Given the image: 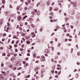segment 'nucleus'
Listing matches in <instances>:
<instances>
[{
    "mask_svg": "<svg viewBox=\"0 0 80 80\" xmlns=\"http://www.w3.org/2000/svg\"><path fill=\"white\" fill-rule=\"evenodd\" d=\"M45 60V56H41V62H44Z\"/></svg>",
    "mask_w": 80,
    "mask_h": 80,
    "instance_id": "f257e3e1",
    "label": "nucleus"
},
{
    "mask_svg": "<svg viewBox=\"0 0 80 80\" xmlns=\"http://www.w3.org/2000/svg\"><path fill=\"white\" fill-rule=\"evenodd\" d=\"M1 72L2 73V74H3V76H4V77H5V75H7V74L5 72H3L2 71H1Z\"/></svg>",
    "mask_w": 80,
    "mask_h": 80,
    "instance_id": "f03ea898",
    "label": "nucleus"
},
{
    "mask_svg": "<svg viewBox=\"0 0 80 80\" xmlns=\"http://www.w3.org/2000/svg\"><path fill=\"white\" fill-rule=\"evenodd\" d=\"M32 34L33 35L32 36V38L35 37L36 36V35L35 34V33H34V32H32Z\"/></svg>",
    "mask_w": 80,
    "mask_h": 80,
    "instance_id": "7ed1b4c3",
    "label": "nucleus"
},
{
    "mask_svg": "<svg viewBox=\"0 0 80 80\" xmlns=\"http://www.w3.org/2000/svg\"><path fill=\"white\" fill-rule=\"evenodd\" d=\"M18 21H20L21 20H22V18L20 16L18 17Z\"/></svg>",
    "mask_w": 80,
    "mask_h": 80,
    "instance_id": "20e7f679",
    "label": "nucleus"
},
{
    "mask_svg": "<svg viewBox=\"0 0 80 80\" xmlns=\"http://www.w3.org/2000/svg\"><path fill=\"white\" fill-rule=\"evenodd\" d=\"M45 52L46 53H50V51L48 49H46Z\"/></svg>",
    "mask_w": 80,
    "mask_h": 80,
    "instance_id": "39448f33",
    "label": "nucleus"
},
{
    "mask_svg": "<svg viewBox=\"0 0 80 80\" xmlns=\"http://www.w3.org/2000/svg\"><path fill=\"white\" fill-rule=\"evenodd\" d=\"M37 15H40V11H38L37 12Z\"/></svg>",
    "mask_w": 80,
    "mask_h": 80,
    "instance_id": "423d86ee",
    "label": "nucleus"
},
{
    "mask_svg": "<svg viewBox=\"0 0 80 80\" xmlns=\"http://www.w3.org/2000/svg\"><path fill=\"white\" fill-rule=\"evenodd\" d=\"M57 70H62V68L61 66H60V67H59V68H57Z\"/></svg>",
    "mask_w": 80,
    "mask_h": 80,
    "instance_id": "0eeeda50",
    "label": "nucleus"
},
{
    "mask_svg": "<svg viewBox=\"0 0 80 80\" xmlns=\"http://www.w3.org/2000/svg\"><path fill=\"white\" fill-rule=\"evenodd\" d=\"M79 76V75H78V74L76 73L75 75V77L76 78H78Z\"/></svg>",
    "mask_w": 80,
    "mask_h": 80,
    "instance_id": "6e6552de",
    "label": "nucleus"
},
{
    "mask_svg": "<svg viewBox=\"0 0 80 80\" xmlns=\"http://www.w3.org/2000/svg\"><path fill=\"white\" fill-rule=\"evenodd\" d=\"M5 0H3L2 1V4H5Z\"/></svg>",
    "mask_w": 80,
    "mask_h": 80,
    "instance_id": "1a4fd4ad",
    "label": "nucleus"
},
{
    "mask_svg": "<svg viewBox=\"0 0 80 80\" xmlns=\"http://www.w3.org/2000/svg\"><path fill=\"white\" fill-rule=\"evenodd\" d=\"M44 72H45V69H42V70L41 73H44Z\"/></svg>",
    "mask_w": 80,
    "mask_h": 80,
    "instance_id": "9d476101",
    "label": "nucleus"
},
{
    "mask_svg": "<svg viewBox=\"0 0 80 80\" xmlns=\"http://www.w3.org/2000/svg\"><path fill=\"white\" fill-rule=\"evenodd\" d=\"M52 10H53V8L52 7H50V9H49V10L50 11H52Z\"/></svg>",
    "mask_w": 80,
    "mask_h": 80,
    "instance_id": "9b49d317",
    "label": "nucleus"
},
{
    "mask_svg": "<svg viewBox=\"0 0 80 80\" xmlns=\"http://www.w3.org/2000/svg\"><path fill=\"white\" fill-rule=\"evenodd\" d=\"M64 19L66 21H67V20H68V18L67 17H66Z\"/></svg>",
    "mask_w": 80,
    "mask_h": 80,
    "instance_id": "f8f14e48",
    "label": "nucleus"
},
{
    "mask_svg": "<svg viewBox=\"0 0 80 80\" xmlns=\"http://www.w3.org/2000/svg\"><path fill=\"white\" fill-rule=\"evenodd\" d=\"M31 27L32 28H34L35 27V25L33 24H31Z\"/></svg>",
    "mask_w": 80,
    "mask_h": 80,
    "instance_id": "ddd939ff",
    "label": "nucleus"
},
{
    "mask_svg": "<svg viewBox=\"0 0 80 80\" xmlns=\"http://www.w3.org/2000/svg\"><path fill=\"white\" fill-rule=\"evenodd\" d=\"M73 48H71V52H70L71 53H73Z\"/></svg>",
    "mask_w": 80,
    "mask_h": 80,
    "instance_id": "4468645a",
    "label": "nucleus"
},
{
    "mask_svg": "<svg viewBox=\"0 0 80 80\" xmlns=\"http://www.w3.org/2000/svg\"><path fill=\"white\" fill-rule=\"evenodd\" d=\"M2 55L3 56H5V55H6V53L2 52Z\"/></svg>",
    "mask_w": 80,
    "mask_h": 80,
    "instance_id": "2eb2a0df",
    "label": "nucleus"
},
{
    "mask_svg": "<svg viewBox=\"0 0 80 80\" xmlns=\"http://www.w3.org/2000/svg\"><path fill=\"white\" fill-rule=\"evenodd\" d=\"M2 24H3V21H2V20H1L0 21V25H2Z\"/></svg>",
    "mask_w": 80,
    "mask_h": 80,
    "instance_id": "dca6fc26",
    "label": "nucleus"
},
{
    "mask_svg": "<svg viewBox=\"0 0 80 80\" xmlns=\"http://www.w3.org/2000/svg\"><path fill=\"white\" fill-rule=\"evenodd\" d=\"M50 2L49 1H48V2H47V5H48V6H49V5H50Z\"/></svg>",
    "mask_w": 80,
    "mask_h": 80,
    "instance_id": "f3484780",
    "label": "nucleus"
},
{
    "mask_svg": "<svg viewBox=\"0 0 80 80\" xmlns=\"http://www.w3.org/2000/svg\"><path fill=\"white\" fill-rule=\"evenodd\" d=\"M29 20H30L31 22H32V21H33V18H30L29 19Z\"/></svg>",
    "mask_w": 80,
    "mask_h": 80,
    "instance_id": "a211bd4d",
    "label": "nucleus"
},
{
    "mask_svg": "<svg viewBox=\"0 0 80 80\" xmlns=\"http://www.w3.org/2000/svg\"><path fill=\"white\" fill-rule=\"evenodd\" d=\"M8 13H9V11H8V12H7L6 13V16H7V15H8Z\"/></svg>",
    "mask_w": 80,
    "mask_h": 80,
    "instance_id": "6ab92c4d",
    "label": "nucleus"
},
{
    "mask_svg": "<svg viewBox=\"0 0 80 80\" xmlns=\"http://www.w3.org/2000/svg\"><path fill=\"white\" fill-rule=\"evenodd\" d=\"M34 12L36 13H37V9H34Z\"/></svg>",
    "mask_w": 80,
    "mask_h": 80,
    "instance_id": "aec40b11",
    "label": "nucleus"
},
{
    "mask_svg": "<svg viewBox=\"0 0 80 80\" xmlns=\"http://www.w3.org/2000/svg\"><path fill=\"white\" fill-rule=\"evenodd\" d=\"M39 4H40V2L38 3L36 5L37 7H38Z\"/></svg>",
    "mask_w": 80,
    "mask_h": 80,
    "instance_id": "412c9836",
    "label": "nucleus"
},
{
    "mask_svg": "<svg viewBox=\"0 0 80 80\" xmlns=\"http://www.w3.org/2000/svg\"><path fill=\"white\" fill-rule=\"evenodd\" d=\"M27 16H25L24 17H23V19L24 20V19H25V18H27Z\"/></svg>",
    "mask_w": 80,
    "mask_h": 80,
    "instance_id": "4be33fe9",
    "label": "nucleus"
},
{
    "mask_svg": "<svg viewBox=\"0 0 80 80\" xmlns=\"http://www.w3.org/2000/svg\"><path fill=\"white\" fill-rule=\"evenodd\" d=\"M23 23H22L20 24V27H23Z\"/></svg>",
    "mask_w": 80,
    "mask_h": 80,
    "instance_id": "5701e85b",
    "label": "nucleus"
},
{
    "mask_svg": "<svg viewBox=\"0 0 80 80\" xmlns=\"http://www.w3.org/2000/svg\"><path fill=\"white\" fill-rule=\"evenodd\" d=\"M9 7H10V8H13V7H12V6L11 4H10L9 5Z\"/></svg>",
    "mask_w": 80,
    "mask_h": 80,
    "instance_id": "b1692460",
    "label": "nucleus"
},
{
    "mask_svg": "<svg viewBox=\"0 0 80 80\" xmlns=\"http://www.w3.org/2000/svg\"><path fill=\"white\" fill-rule=\"evenodd\" d=\"M2 77V74H1L0 75V78H2V79H3V77Z\"/></svg>",
    "mask_w": 80,
    "mask_h": 80,
    "instance_id": "393cba45",
    "label": "nucleus"
},
{
    "mask_svg": "<svg viewBox=\"0 0 80 80\" xmlns=\"http://www.w3.org/2000/svg\"><path fill=\"white\" fill-rule=\"evenodd\" d=\"M54 11H57V10H58V8H56L55 9H54Z\"/></svg>",
    "mask_w": 80,
    "mask_h": 80,
    "instance_id": "a878e982",
    "label": "nucleus"
},
{
    "mask_svg": "<svg viewBox=\"0 0 80 80\" xmlns=\"http://www.w3.org/2000/svg\"><path fill=\"white\" fill-rule=\"evenodd\" d=\"M76 18H77V19H78V20H79V19H80V18L79 16H78L77 17H76Z\"/></svg>",
    "mask_w": 80,
    "mask_h": 80,
    "instance_id": "bb28decb",
    "label": "nucleus"
},
{
    "mask_svg": "<svg viewBox=\"0 0 80 80\" xmlns=\"http://www.w3.org/2000/svg\"><path fill=\"white\" fill-rule=\"evenodd\" d=\"M51 49H52V51H53V50H54V48H53V46L52 47Z\"/></svg>",
    "mask_w": 80,
    "mask_h": 80,
    "instance_id": "cd10ccee",
    "label": "nucleus"
},
{
    "mask_svg": "<svg viewBox=\"0 0 80 80\" xmlns=\"http://www.w3.org/2000/svg\"><path fill=\"white\" fill-rule=\"evenodd\" d=\"M27 44H29V43H30V41H28L27 42Z\"/></svg>",
    "mask_w": 80,
    "mask_h": 80,
    "instance_id": "c85d7f7f",
    "label": "nucleus"
},
{
    "mask_svg": "<svg viewBox=\"0 0 80 80\" xmlns=\"http://www.w3.org/2000/svg\"><path fill=\"white\" fill-rule=\"evenodd\" d=\"M30 37H26V38L27 39H29V38H30Z\"/></svg>",
    "mask_w": 80,
    "mask_h": 80,
    "instance_id": "c756f323",
    "label": "nucleus"
},
{
    "mask_svg": "<svg viewBox=\"0 0 80 80\" xmlns=\"http://www.w3.org/2000/svg\"><path fill=\"white\" fill-rule=\"evenodd\" d=\"M31 14L32 15H34V14H35V12H34V11L32 12H31Z\"/></svg>",
    "mask_w": 80,
    "mask_h": 80,
    "instance_id": "7c9ffc66",
    "label": "nucleus"
},
{
    "mask_svg": "<svg viewBox=\"0 0 80 80\" xmlns=\"http://www.w3.org/2000/svg\"><path fill=\"white\" fill-rule=\"evenodd\" d=\"M48 48L49 49L51 48V47H50V46H49V44H48Z\"/></svg>",
    "mask_w": 80,
    "mask_h": 80,
    "instance_id": "2f4dec72",
    "label": "nucleus"
},
{
    "mask_svg": "<svg viewBox=\"0 0 80 80\" xmlns=\"http://www.w3.org/2000/svg\"><path fill=\"white\" fill-rule=\"evenodd\" d=\"M49 15H51V16H53V12L49 13Z\"/></svg>",
    "mask_w": 80,
    "mask_h": 80,
    "instance_id": "473e14b6",
    "label": "nucleus"
},
{
    "mask_svg": "<svg viewBox=\"0 0 80 80\" xmlns=\"http://www.w3.org/2000/svg\"><path fill=\"white\" fill-rule=\"evenodd\" d=\"M13 38H16V39H17L18 38H17V37H16V36H14L13 37Z\"/></svg>",
    "mask_w": 80,
    "mask_h": 80,
    "instance_id": "72a5a7b5",
    "label": "nucleus"
},
{
    "mask_svg": "<svg viewBox=\"0 0 80 80\" xmlns=\"http://www.w3.org/2000/svg\"><path fill=\"white\" fill-rule=\"evenodd\" d=\"M33 57H34V58H36V54H33Z\"/></svg>",
    "mask_w": 80,
    "mask_h": 80,
    "instance_id": "f704fd0d",
    "label": "nucleus"
},
{
    "mask_svg": "<svg viewBox=\"0 0 80 80\" xmlns=\"http://www.w3.org/2000/svg\"><path fill=\"white\" fill-rule=\"evenodd\" d=\"M19 63H20V61H18L16 63V65H18V64Z\"/></svg>",
    "mask_w": 80,
    "mask_h": 80,
    "instance_id": "c9c22d12",
    "label": "nucleus"
},
{
    "mask_svg": "<svg viewBox=\"0 0 80 80\" xmlns=\"http://www.w3.org/2000/svg\"><path fill=\"white\" fill-rule=\"evenodd\" d=\"M31 2V1L30 0H28V3H30Z\"/></svg>",
    "mask_w": 80,
    "mask_h": 80,
    "instance_id": "e433bc0d",
    "label": "nucleus"
},
{
    "mask_svg": "<svg viewBox=\"0 0 80 80\" xmlns=\"http://www.w3.org/2000/svg\"><path fill=\"white\" fill-rule=\"evenodd\" d=\"M65 42H67V41H68V39L66 38L65 39Z\"/></svg>",
    "mask_w": 80,
    "mask_h": 80,
    "instance_id": "4c0bfd02",
    "label": "nucleus"
},
{
    "mask_svg": "<svg viewBox=\"0 0 80 80\" xmlns=\"http://www.w3.org/2000/svg\"><path fill=\"white\" fill-rule=\"evenodd\" d=\"M21 35L22 36H25V33H22Z\"/></svg>",
    "mask_w": 80,
    "mask_h": 80,
    "instance_id": "58836bf2",
    "label": "nucleus"
},
{
    "mask_svg": "<svg viewBox=\"0 0 80 80\" xmlns=\"http://www.w3.org/2000/svg\"><path fill=\"white\" fill-rule=\"evenodd\" d=\"M42 30H43V28H41L40 29V31L42 32Z\"/></svg>",
    "mask_w": 80,
    "mask_h": 80,
    "instance_id": "ea45409f",
    "label": "nucleus"
},
{
    "mask_svg": "<svg viewBox=\"0 0 80 80\" xmlns=\"http://www.w3.org/2000/svg\"><path fill=\"white\" fill-rule=\"evenodd\" d=\"M57 55H60V52H58L57 53Z\"/></svg>",
    "mask_w": 80,
    "mask_h": 80,
    "instance_id": "a19ab883",
    "label": "nucleus"
},
{
    "mask_svg": "<svg viewBox=\"0 0 80 80\" xmlns=\"http://www.w3.org/2000/svg\"><path fill=\"white\" fill-rule=\"evenodd\" d=\"M76 47H77V48L78 49V48H78V44H77L76 46Z\"/></svg>",
    "mask_w": 80,
    "mask_h": 80,
    "instance_id": "79ce46f5",
    "label": "nucleus"
},
{
    "mask_svg": "<svg viewBox=\"0 0 80 80\" xmlns=\"http://www.w3.org/2000/svg\"><path fill=\"white\" fill-rule=\"evenodd\" d=\"M8 57H10V53H8L7 55Z\"/></svg>",
    "mask_w": 80,
    "mask_h": 80,
    "instance_id": "37998d69",
    "label": "nucleus"
},
{
    "mask_svg": "<svg viewBox=\"0 0 80 80\" xmlns=\"http://www.w3.org/2000/svg\"><path fill=\"white\" fill-rule=\"evenodd\" d=\"M21 75V73L20 72H19L18 74V76H19V75Z\"/></svg>",
    "mask_w": 80,
    "mask_h": 80,
    "instance_id": "c03bdc74",
    "label": "nucleus"
},
{
    "mask_svg": "<svg viewBox=\"0 0 80 80\" xmlns=\"http://www.w3.org/2000/svg\"><path fill=\"white\" fill-rule=\"evenodd\" d=\"M12 48V45H11L9 48V50H11Z\"/></svg>",
    "mask_w": 80,
    "mask_h": 80,
    "instance_id": "a18cd8bd",
    "label": "nucleus"
},
{
    "mask_svg": "<svg viewBox=\"0 0 80 80\" xmlns=\"http://www.w3.org/2000/svg\"><path fill=\"white\" fill-rule=\"evenodd\" d=\"M10 26V23L9 22H8L7 23V26L9 27Z\"/></svg>",
    "mask_w": 80,
    "mask_h": 80,
    "instance_id": "49530a36",
    "label": "nucleus"
},
{
    "mask_svg": "<svg viewBox=\"0 0 80 80\" xmlns=\"http://www.w3.org/2000/svg\"><path fill=\"white\" fill-rule=\"evenodd\" d=\"M1 67H3V66H4V64H3V63H2L1 64Z\"/></svg>",
    "mask_w": 80,
    "mask_h": 80,
    "instance_id": "de8ad7c7",
    "label": "nucleus"
},
{
    "mask_svg": "<svg viewBox=\"0 0 80 80\" xmlns=\"http://www.w3.org/2000/svg\"><path fill=\"white\" fill-rule=\"evenodd\" d=\"M70 27L72 29H73V26L72 25H71L70 26Z\"/></svg>",
    "mask_w": 80,
    "mask_h": 80,
    "instance_id": "09e8293b",
    "label": "nucleus"
},
{
    "mask_svg": "<svg viewBox=\"0 0 80 80\" xmlns=\"http://www.w3.org/2000/svg\"><path fill=\"white\" fill-rule=\"evenodd\" d=\"M60 73H61V70L58 72V75H60Z\"/></svg>",
    "mask_w": 80,
    "mask_h": 80,
    "instance_id": "8fccbe9b",
    "label": "nucleus"
},
{
    "mask_svg": "<svg viewBox=\"0 0 80 80\" xmlns=\"http://www.w3.org/2000/svg\"><path fill=\"white\" fill-rule=\"evenodd\" d=\"M77 65H80V62H78L77 63Z\"/></svg>",
    "mask_w": 80,
    "mask_h": 80,
    "instance_id": "3c124183",
    "label": "nucleus"
},
{
    "mask_svg": "<svg viewBox=\"0 0 80 80\" xmlns=\"http://www.w3.org/2000/svg\"><path fill=\"white\" fill-rule=\"evenodd\" d=\"M14 47H17V44H15L14 45Z\"/></svg>",
    "mask_w": 80,
    "mask_h": 80,
    "instance_id": "603ef678",
    "label": "nucleus"
},
{
    "mask_svg": "<svg viewBox=\"0 0 80 80\" xmlns=\"http://www.w3.org/2000/svg\"><path fill=\"white\" fill-rule=\"evenodd\" d=\"M24 44H23L22 45L21 47H22V48H23L24 47Z\"/></svg>",
    "mask_w": 80,
    "mask_h": 80,
    "instance_id": "864d4df0",
    "label": "nucleus"
},
{
    "mask_svg": "<svg viewBox=\"0 0 80 80\" xmlns=\"http://www.w3.org/2000/svg\"><path fill=\"white\" fill-rule=\"evenodd\" d=\"M73 6L74 7H77V5H76V4H74L73 5Z\"/></svg>",
    "mask_w": 80,
    "mask_h": 80,
    "instance_id": "5fc2aeb1",
    "label": "nucleus"
},
{
    "mask_svg": "<svg viewBox=\"0 0 80 80\" xmlns=\"http://www.w3.org/2000/svg\"><path fill=\"white\" fill-rule=\"evenodd\" d=\"M57 67H61V66L58 64Z\"/></svg>",
    "mask_w": 80,
    "mask_h": 80,
    "instance_id": "6e6d98bb",
    "label": "nucleus"
},
{
    "mask_svg": "<svg viewBox=\"0 0 80 80\" xmlns=\"http://www.w3.org/2000/svg\"><path fill=\"white\" fill-rule=\"evenodd\" d=\"M58 5H60V7L61 8H62V4H61V3H59L58 4Z\"/></svg>",
    "mask_w": 80,
    "mask_h": 80,
    "instance_id": "4d7b16f0",
    "label": "nucleus"
},
{
    "mask_svg": "<svg viewBox=\"0 0 80 80\" xmlns=\"http://www.w3.org/2000/svg\"><path fill=\"white\" fill-rule=\"evenodd\" d=\"M5 32H8V29H6L5 30Z\"/></svg>",
    "mask_w": 80,
    "mask_h": 80,
    "instance_id": "13d9d810",
    "label": "nucleus"
},
{
    "mask_svg": "<svg viewBox=\"0 0 80 80\" xmlns=\"http://www.w3.org/2000/svg\"><path fill=\"white\" fill-rule=\"evenodd\" d=\"M58 45L59 46H60V45H61V43H60V42H59L58 43Z\"/></svg>",
    "mask_w": 80,
    "mask_h": 80,
    "instance_id": "bf43d9fd",
    "label": "nucleus"
},
{
    "mask_svg": "<svg viewBox=\"0 0 80 80\" xmlns=\"http://www.w3.org/2000/svg\"><path fill=\"white\" fill-rule=\"evenodd\" d=\"M3 36H4V37L5 36H7V34L6 33H4L3 34Z\"/></svg>",
    "mask_w": 80,
    "mask_h": 80,
    "instance_id": "052dcab7",
    "label": "nucleus"
},
{
    "mask_svg": "<svg viewBox=\"0 0 80 80\" xmlns=\"http://www.w3.org/2000/svg\"><path fill=\"white\" fill-rule=\"evenodd\" d=\"M57 39L58 38H55V41L56 42H57Z\"/></svg>",
    "mask_w": 80,
    "mask_h": 80,
    "instance_id": "680f3d73",
    "label": "nucleus"
},
{
    "mask_svg": "<svg viewBox=\"0 0 80 80\" xmlns=\"http://www.w3.org/2000/svg\"><path fill=\"white\" fill-rule=\"evenodd\" d=\"M52 77H49V80H50L51 79H52Z\"/></svg>",
    "mask_w": 80,
    "mask_h": 80,
    "instance_id": "e2e57ef3",
    "label": "nucleus"
},
{
    "mask_svg": "<svg viewBox=\"0 0 80 80\" xmlns=\"http://www.w3.org/2000/svg\"><path fill=\"white\" fill-rule=\"evenodd\" d=\"M24 9L25 10H27V9H28V8L27 7H25V8H24Z\"/></svg>",
    "mask_w": 80,
    "mask_h": 80,
    "instance_id": "0e129e2a",
    "label": "nucleus"
},
{
    "mask_svg": "<svg viewBox=\"0 0 80 80\" xmlns=\"http://www.w3.org/2000/svg\"><path fill=\"white\" fill-rule=\"evenodd\" d=\"M3 48V47H1L0 48V49L1 50H2Z\"/></svg>",
    "mask_w": 80,
    "mask_h": 80,
    "instance_id": "69168bd1",
    "label": "nucleus"
},
{
    "mask_svg": "<svg viewBox=\"0 0 80 80\" xmlns=\"http://www.w3.org/2000/svg\"><path fill=\"white\" fill-rule=\"evenodd\" d=\"M12 67H13V66L12 65H10V68H12Z\"/></svg>",
    "mask_w": 80,
    "mask_h": 80,
    "instance_id": "338daca9",
    "label": "nucleus"
},
{
    "mask_svg": "<svg viewBox=\"0 0 80 80\" xmlns=\"http://www.w3.org/2000/svg\"><path fill=\"white\" fill-rule=\"evenodd\" d=\"M77 55H78V56L80 55V52H78Z\"/></svg>",
    "mask_w": 80,
    "mask_h": 80,
    "instance_id": "774afa93",
    "label": "nucleus"
}]
</instances>
